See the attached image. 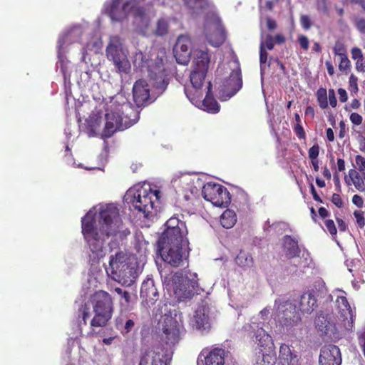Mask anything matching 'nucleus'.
Returning <instances> with one entry per match:
<instances>
[{
    "label": "nucleus",
    "instance_id": "18",
    "mask_svg": "<svg viewBox=\"0 0 365 365\" xmlns=\"http://www.w3.org/2000/svg\"><path fill=\"white\" fill-rule=\"evenodd\" d=\"M138 365H167V355L161 347H152L141 354Z\"/></svg>",
    "mask_w": 365,
    "mask_h": 365
},
{
    "label": "nucleus",
    "instance_id": "4",
    "mask_svg": "<svg viewBox=\"0 0 365 365\" xmlns=\"http://www.w3.org/2000/svg\"><path fill=\"white\" fill-rule=\"evenodd\" d=\"M187 238H159L158 250L163 260L174 267L188 265L190 248Z\"/></svg>",
    "mask_w": 365,
    "mask_h": 365
},
{
    "label": "nucleus",
    "instance_id": "27",
    "mask_svg": "<svg viewBox=\"0 0 365 365\" xmlns=\"http://www.w3.org/2000/svg\"><path fill=\"white\" fill-rule=\"evenodd\" d=\"M317 302L316 297L312 292H304L300 298L299 309L303 313L310 314L317 308Z\"/></svg>",
    "mask_w": 365,
    "mask_h": 365
},
{
    "label": "nucleus",
    "instance_id": "40",
    "mask_svg": "<svg viewBox=\"0 0 365 365\" xmlns=\"http://www.w3.org/2000/svg\"><path fill=\"white\" fill-rule=\"evenodd\" d=\"M333 52L335 56H338L339 58L347 56V51L344 43L339 41L335 42Z\"/></svg>",
    "mask_w": 365,
    "mask_h": 365
},
{
    "label": "nucleus",
    "instance_id": "51",
    "mask_svg": "<svg viewBox=\"0 0 365 365\" xmlns=\"http://www.w3.org/2000/svg\"><path fill=\"white\" fill-rule=\"evenodd\" d=\"M261 43H264V48L266 47L268 50H272L275 44L274 37L270 34H267L264 41Z\"/></svg>",
    "mask_w": 365,
    "mask_h": 365
},
{
    "label": "nucleus",
    "instance_id": "43",
    "mask_svg": "<svg viewBox=\"0 0 365 365\" xmlns=\"http://www.w3.org/2000/svg\"><path fill=\"white\" fill-rule=\"evenodd\" d=\"M356 168L359 172L365 175V158L361 155H356L355 157Z\"/></svg>",
    "mask_w": 365,
    "mask_h": 365
},
{
    "label": "nucleus",
    "instance_id": "11",
    "mask_svg": "<svg viewBox=\"0 0 365 365\" xmlns=\"http://www.w3.org/2000/svg\"><path fill=\"white\" fill-rule=\"evenodd\" d=\"M205 25V37L208 43L215 46H221L226 39V34L220 19L215 14L207 15Z\"/></svg>",
    "mask_w": 365,
    "mask_h": 365
},
{
    "label": "nucleus",
    "instance_id": "33",
    "mask_svg": "<svg viewBox=\"0 0 365 365\" xmlns=\"http://www.w3.org/2000/svg\"><path fill=\"white\" fill-rule=\"evenodd\" d=\"M190 40L185 36H180L178 38L176 41V43L173 48V52L174 53H178V52H190Z\"/></svg>",
    "mask_w": 365,
    "mask_h": 365
},
{
    "label": "nucleus",
    "instance_id": "32",
    "mask_svg": "<svg viewBox=\"0 0 365 365\" xmlns=\"http://www.w3.org/2000/svg\"><path fill=\"white\" fill-rule=\"evenodd\" d=\"M237 222V215L231 210H225L220 217V224L226 229L232 227Z\"/></svg>",
    "mask_w": 365,
    "mask_h": 365
},
{
    "label": "nucleus",
    "instance_id": "55",
    "mask_svg": "<svg viewBox=\"0 0 365 365\" xmlns=\"http://www.w3.org/2000/svg\"><path fill=\"white\" fill-rule=\"evenodd\" d=\"M354 24L357 30L361 33L365 34V19L359 18L355 20Z\"/></svg>",
    "mask_w": 365,
    "mask_h": 365
},
{
    "label": "nucleus",
    "instance_id": "44",
    "mask_svg": "<svg viewBox=\"0 0 365 365\" xmlns=\"http://www.w3.org/2000/svg\"><path fill=\"white\" fill-rule=\"evenodd\" d=\"M358 78L354 74H351L349 80V90L351 93H356L359 91Z\"/></svg>",
    "mask_w": 365,
    "mask_h": 365
},
{
    "label": "nucleus",
    "instance_id": "13",
    "mask_svg": "<svg viewBox=\"0 0 365 365\" xmlns=\"http://www.w3.org/2000/svg\"><path fill=\"white\" fill-rule=\"evenodd\" d=\"M212 85L210 81L207 86V93L205 98L202 101V95L201 93H192L187 88H184L186 96L190 102L195 106L202 105V109L208 113H216L220 110V105L213 96L212 93Z\"/></svg>",
    "mask_w": 365,
    "mask_h": 365
},
{
    "label": "nucleus",
    "instance_id": "6",
    "mask_svg": "<svg viewBox=\"0 0 365 365\" xmlns=\"http://www.w3.org/2000/svg\"><path fill=\"white\" fill-rule=\"evenodd\" d=\"M106 272L112 279L125 286H130L138 277L137 268L123 252L110 256Z\"/></svg>",
    "mask_w": 365,
    "mask_h": 365
},
{
    "label": "nucleus",
    "instance_id": "60",
    "mask_svg": "<svg viewBox=\"0 0 365 365\" xmlns=\"http://www.w3.org/2000/svg\"><path fill=\"white\" fill-rule=\"evenodd\" d=\"M352 202L359 208H361L364 205L363 198L359 195H354L353 196Z\"/></svg>",
    "mask_w": 365,
    "mask_h": 365
},
{
    "label": "nucleus",
    "instance_id": "52",
    "mask_svg": "<svg viewBox=\"0 0 365 365\" xmlns=\"http://www.w3.org/2000/svg\"><path fill=\"white\" fill-rule=\"evenodd\" d=\"M275 359L273 356L266 354L262 355V359L259 365H274Z\"/></svg>",
    "mask_w": 365,
    "mask_h": 365
},
{
    "label": "nucleus",
    "instance_id": "7",
    "mask_svg": "<svg viewBox=\"0 0 365 365\" xmlns=\"http://www.w3.org/2000/svg\"><path fill=\"white\" fill-rule=\"evenodd\" d=\"M90 301L94 313L90 322L91 327L93 328L106 327L114 312L111 295L106 291L98 290L91 297Z\"/></svg>",
    "mask_w": 365,
    "mask_h": 365
},
{
    "label": "nucleus",
    "instance_id": "42",
    "mask_svg": "<svg viewBox=\"0 0 365 365\" xmlns=\"http://www.w3.org/2000/svg\"><path fill=\"white\" fill-rule=\"evenodd\" d=\"M190 53H191V52H185V53L178 52V53H174V56H175L176 61L178 63L182 64V65H185L190 61Z\"/></svg>",
    "mask_w": 365,
    "mask_h": 365
},
{
    "label": "nucleus",
    "instance_id": "41",
    "mask_svg": "<svg viewBox=\"0 0 365 365\" xmlns=\"http://www.w3.org/2000/svg\"><path fill=\"white\" fill-rule=\"evenodd\" d=\"M340 62L339 64V69L341 72L345 73L347 74L348 71L351 68V62L349 59L348 58V56L340 57Z\"/></svg>",
    "mask_w": 365,
    "mask_h": 365
},
{
    "label": "nucleus",
    "instance_id": "38",
    "mask_svg": "<svg viewBox=\"0 0 365 365\" xmlns=\"http://www.w3.org/2000/svg\"><path fill=\"white\" fill-rule=\"evenodd\" d=\"M316 96L319 107L322 109L327 108L328 107L327 90L324 88H319Z\"/></svg>",
    "mask_w": 365,
    "mask_h": 365
},
{
    "label": "nucleus",
    "instance_id": "29",
    "mask_svg": "<svg viewBox=\"0 0 365 365\" xmlns=\"http://www.w3.org/2000/svg\"><path fill=\"white\" fill-rule=\"evenodd\" d=\"M235 261L238 266L243 269L252 267L255 264L252 254L245 250H241L239 252Z\"/></svg>",
    "mask_w": 365,
    "mask_h": 365
},
{
    "label": "nucleus",
    "instance_id": "19",
    "mask_svg": "<svg viewBox=\"0 0 365 365\" xmlns=\"http://www.w3.org/2000/svg\"><path fill=\"white\" fill-rule=\"evenodd\" d=\"M140 296L143 305L147 307H150L158 301L159 293L153 279L148 278L143 282Z\"/></svg>",
    "mask_w": 365,
    "mask_h": 365
},
{
    "label": "nucleus",
    "instance_id": "58",
    "mask_svg": "<svg viewBox=\"0 0 365 365\" xmlns=\"http://www.w3.org/2000/svg\"><path fill=\"white\" fill-rule=\"evenodd\" d=\"M331 202L339 208L343 207V201L339 194L334 193L331 197Z\"/></svg>",
    "mask_w": 365,
    "mask_h": 365
},
{
    "label": "nucleus",
    "instance_id": "8",
    "mask_svg": "<svg viewBox=\"0 0 365 365\" xmlns=\"http://www.w3.org/2000/svg\"><path fill=\"white\" fill-rule=\"evenodd\" d=\"M130 108L127 103L120 104L117 101H111L106 108V124L102 136L106 138H110L116 131L124 130L132 126L135 122L123 117L125 110Z\"/></svg>",
    "mask_w": 365,
    "mask_h": 365
},
{
    "label": "nucleus",
    "instance_id": "2",
    "mask_svg": "<svg viewBox=\"0 0 365 365\" xmlns=\"http://www.w3.org/2000/svg\"><path fill=\"white\" fill-rule=\"evenodd\" d=\"M145 0H112L107 8V13L113 21H122L132 14L135 21L146 26L149 19L148 13L152 4L143 5Z\"/></svg>",
    "mask_w": 365,
    "mask_h": 365
},
{
    "label": "nucleus",
    "instance_id": "25",
    "mask_svg": "<svg viewBox=\"0 0 365 365\" xmlns=\"http://www.w3.org/2000/svg\"><path fill=\"white\" fill-rule=\"evenodd\" d=\"M191 325L201 332L208 331L210 328L208 315L203 310L197 309L191 320Z\"/></svg>",
    "mask_w": 365,
    "mask_h": 365
},
{
    "label": "nucleus",
    "instance_id": "14",
    "mask_svg": "<svg viewBox=\"0 0 365 365\" xmlns=\"http://www.w3.org/2000/svg\"><path fill=\"white\" fill-rule=\"evenodd\" d=\"M182 327V326L175 318L171 316H165L162 330L167 344L175 345L179 341Z\"/></svg>",
    "mask_w": 365,
    "mask_h": 365
},
{
    "label": "nucleus",
    "instance_id": "24",
    "mask_svg": "<svg viewBox=\"0 0 365 365\" xmlns=\"http://www.w3.org/2000/svg\"><path fill=\"white\" fill-rule=\"evenodd\" d=\"M279 317L281 318V322L285 325H292L299 319V314L296 311V307L292 303L286 302L279 307Z\"/></svg>",
    "mask_w": 365,
    "mask_h": 365
},
{
    "label": "nucleus",
    "instance_id": "9",
    "mask_svg": "<svg viewBox=\"0 0 365 365\" xmlns=\"http://www.w3.org/2000/svg\"><path fill=\"white\" fill-rule=\"evenodd\" d=\"M106 56L108 60L113 62L119 73H129L130 64L122 48V43L118 36H113L110 38L106 48Z\"/></svg>",
    "mask_w": 365,
    "mask_h": 365
},
{
    "label": "nucleus",
    "instance_id": "34",
    "mask_svg": "<svg viewBox=\"0 0 365 365\" xmlns=\"http://www.w3.org/2000/svg\"><path fill=\"white\" fill-rule=\"evenodd\" d=\"M255 337L257 344L260 347L266 348L272 344L271 336L263 329H259L257 331Z\"/></svg>",
    "mask_w": 365,
    "mask_h": 365
},
{
    "label": "nucleus",
    "instance_id": "47",
    "mask_svg": "<svg viewBox=\"0 0 365 365\" xmlns=\"http://www.w3.org/2000/svg\"><path fill=\"white\" fill-rule=\"evenodd\" d=\"M300 24L304 30H309L312 26V21L309 16L303 14L300 16Z\"/></svg>",
    "mask_w": 365,
    "mask_h": 365
},
{
    "label": "nucleus",
    "instance_id": "17",
    "mask_svg": "<svg viewBox=\"0 0 365 365\" xmlns=\"http://www.w3.org/2000/svg\"><path fill=\"white\" fill-rule=\"evenodd\" d=\"M341 351L337 346L327 344L321 348L319 365H341Z\"/></svg>",
    "mask_w": 365,
    "mask_h": 365
},
{
    "label": "nucleus",
    "instance_id": "26",
    "mask_svg": "<svg viewBox=\"0 0 365 365\" xmlns=\"http://www.w3.org/2000/svg\"><path fill=\"white\" fill-rule=\"evenodd\" d=\"M193 55V68L208 71L210 55L207 49L205 51L195 50Z\"/></svg>",
    "mask_w": 365,
    "mask_h": 365
},
{
    "label": "nucleus",
    "instance_id": "22",
    "mask_svg": "<svg viewBox=\"0 0 365 365\" xmlns=\"http://www.w3.org/2000/svg\"><path fill=\"white\" fill-rule=\"evenodd\" d=\"M133 101L138 107L143 106L150 100V89L146 81L140 79L133 87Z\"/></svg>",
    "mask_w": 365,
    "mask_h": 365
},
{
    "label": "nucleus",
    "instance_id": "53",
    "mask_svg": "<svg viewBox=\"0 0 365 365\" xmlns=\"http://www.w3.org/2000/svg\"><path fill=\"white\" fill-rule=\"evenodd\" d=\"M268 53L264 48V43L259 46V62L261 64L265 63L267 60Z\"/></svg>",
    "mask_w": 365,
    "mask_h": 365
},
{
    "label": "nucleus",
    "instance_id": "64",
    "mask_svg": "<svg viewBox=\"0 0 365 365\" xmlns=\"http://www.w3.org/2000/svg\"><path fill=\"white\" fill-rule=\"evenodd\" d=\"M338 94L339 96V100L341 102L344 103L347 101V93L346 91L343 88L338 89Z\"/></svg>",
    "mask_w": 365,
    "mask_h": 365
},
{
    "label": "nucleus",
    "instance_id": "28",
    "mask_svg": "<svg viewBox=\"0 0 365 365\" xmlns=\"http://www.w3.org/2000/svg\"><path fill=\"white\" fill-rule=\"evenodd\" d=\"M207 71L194 69L190 75V80L192 83V88L195 89L193 93H199V90L203 86Z\"/></svg>",
    "mask_w": 365,
    "mask_h": 365
},
{
    "label": "nucleus",
    "instance_id": "15",
    "mask_svg": "<svg viewBox=\"0 0 365 365\" xmlns=\"http://www.w3.org/2000/svg\"><path fill=\"white\" fill-rule=\"evenodd\" d=\"M166 230L161 235L160 238H187V229L185 222L175 215L167 220Z\"/></svg>",
    "mask_w": 365,
    "mask_h": 365
},
{
    "label": "nucleus",
    "instance_id": "37",
    "mask_svg": "<svg viewBox=\"0 0 365 365\" xmlns=\"http://www.w3.org/2000/svg\"><path fill=\"white\" fill-rule=\"evenodd\" d=\"M185 5L190 9L197 11L207 6V0H183Z\"/></svg>",
    "mask_w": 365,
    "mask_h": 365
},
{
    "label": "nucleus",
    "instance_id": "1",
    "mask_svg": "<svg viewBox=\"0 0 365 365\" xmlns=\"http://www.w3.org/2000/svg\"><path fill=\"white\" fill-rule=\"evenodd\" d=\"M123 221L118 210L113 205L101 208L98 224L95 215L91 212L81 220L82 234L86 244L93 254L102 256L106 241L109 237L116 235L120 230Z\"/></svg>",
    "mask_w": 365,
    "mask_h": 365
},
{
    "label": "nucleus",
    "instance_id": "21",
    "mask_svg": "<svg viewBox=\"0 0 365 365\" xmlns=\"http://www.w3.org/2000/svg\"><path fill=\"white\" fill-rule=\"evenodd\" d=\"M336 303L339 309L340 318L347 323L348 327H352L355 320V312L351 307L349 302L345 295H339L337 297ZM345 326L346 324H345Z\"/></svg>",
    "mask_w": 365,
    "mask_h": 365
},
{
    "label": "nucleus",
    "instance_id": "16",
    "mask_svg": "<svg viewBox=\"0 0 365 365\" xmlns=\"http://www.w3.org/2000/svg\"><path fill=\"white\" fill-rule=\"evenodd\" d=\"M228 354V351L222 348L204 349L199 355L197 364L198 365L200 363L204 365H225V359Z\"/></svg>",
    "mask_w": 365,
    "mask_h": 365
},
{
    "label": "nucleus",
    "instance_id": "62",
    "mask_svg": "<svg viewBox=\"0 0 365 365\" xmlns=\"http://www.w3.org/2000/svg\"><path fill=\"white\" fill-rule=\"evenodd\" d=\"M267 27L269 31L274 30L277 28L276 21L268 17L266 19Z\"/></svg>",
    "mask_w": 365,
    "mask_h": 365
},
{
    "label": "nucleus",
    "instance_id": "48",
    "mask_svg": "<svg viewBox=\"0 0 365 365\" xmlns=\"http://www.w3.org/2000/svg\"><path fill=\"white\" fill-rule=\"evenodd\" d=\"M298 42L302 49L304 51H307L309 49V42L308 38L306 36L303 34L299 35Z\"/></svg>",
    "mask_w": 365,
    "mask_h": 365
},
{
    "label": "nucleus",
    "instance_id": "36",
    "mask_svg": "<svg viewBox=\"0 0 365 365\" xmlns=\"http://www.w3.org/2000/svg\"><path fill=\"white\" fill-rule=\"evenodd\" d=\"M91 317L90 307L86 304H82L78 311V322L79 326L87 324V321Z\"/></svg>",
    "mask_w": 365,
    "mask_h": 365
},
{
    "label": "nucleus",
    "instance_id": "45",
    "mask_svg": "<svg viewBox=\"0 0 365 365\" xmlns=\"http://www.w3.org/2000/svg\"><path fill=\"white\" fill-rule=\"evenodd\" d=\"M324 224L329 234L333 237H336L337 234V230L334 222L332 220H326Z\"/></svg>",
    "mask_w": 365,
    "mask_h": 365
},
{
    "label": "nucleus",
    "instance_id": "59",
    "mask_svg": "<svg viewBox=\"0 0 365 365\" xmlns=\"http://www.w3.org/2000/svg\"><path fill=\"white\" fill-rule=\"evenodd\" d=\"M329 101L331 107L335 108L337 105V100L333 89L329 90Z\"/></svg>",
    "mask_w": 365,
    "mask_h": 365
},
{
    "label": "nucleus",
    "instance_id": "46",
    "mask_svg": "<svg viewBox=\"0 0 365 365\" xmlns=\"http://www.w3.org/2000/svg\"><path fill=\"white\" fill-rule=\"evenodd\" d=\"M319 149V145L317 143L314 144L309 149L308 155L310 160L318 159Z\"/></svg>",
    "mask_w": 365,
    "mask_h": 365
},
{
    "label": "nucleus",
    "instance_id": "10",
    "mask_svg": "<svg viewBox=\"0 0 365 365\" xmlns=\"http://www.w3.org/2000/svg\"><path fill=\"white\" fill-rule=\"evenodd\" d=\"M202 194L205 200L210 202L216 207H227L231 202L230 194L227 189L216 182H209L205 184Z\"/></svg>",
    "mask_w": 365,
    "mask_h": 365
},
{
    "label": "nucleus",
    "instance_id": "56",
    "mask_svg": "<svg viewBox=\"0 0 365 365\" xmlns=\"http://www.w3.org/2000/svg\"><path fill=\"white\" fill-rule=\"evenodd\" d=\"M351 54L352 59L356 61L357 59L361 58L364 56L361 48L358 47H354L351 50Z\"/></svg>",
    "mask_w": 365,
    "mask_h": 365
},
{
    "label": "nucleus",
    "instance_id": "50",
    "mask_svg": "<svg viewBox=\"0 0 365 365\" xmlns=\"http://www.w3.org/2000/svg\"><path fill=\"white\" fill-rule=\"evenodd\" d=\"M354 215L356 220V222L361 228L364 227L365 225V219L364 217V212L363 211H354Z\"/></svg>",
    "mask_w": 365,
    "mask_h": 365
},
{
    "label": "nucleus",
    "instance_id": "23",
    "mask_svg": "<svg viewBox=\"0 0 365 365\" xmlns=\"http://www.w3.org/2000/svg\"><path fill=\"white\" fill-rule=\"evenodd\" d=\"M299 359L297 352L291 346L287 344L280 345L278 358L279 365H298Z\"/></svg>",
    "mask_w": 365,
    "mask_h": 365
},
{
    "label": "nucleus",
    "instance_id": "35",
    "mask_svg": "<svg viewBox=\"0 0 365 365\" xmlns=\"http://www.w3.org/2000/svg\"><path fill=\"white\" fill-rule=\"evenodd\" d=\"M349 175L356 189H357L359 191L365 190V185L363 181L362 177L357 170L354 169L349 170Z\"/></svg>",
    "mask_w": 365,
    "mask_h": 365
},
{
    "label": "nucleus",
    "instance_id": "30",
    "mask_svg": "<svg viewBox=\"0 0 365 365\" xmlns=\"http://www.w3.org/2000/svg\"><path fill=\"white\" fill-rule=\"evenodd\" d=\"M284 243L286 247V256L288 258L291 259L299 257L300 250L296 240L292 239L290 236L286 235L284 237Z\"/></svg>",
    "mask_w": 365,
    "mask_h": 365
},
{
    "label": "nucleus",
    "instance_id": "31",
    "mask_svg": "<svg viewBox=\"0 0 365 365\" xmlns=\"http://www.w3.org/2000/svg\"><path fill=\"white\" fill-rule=\"evenodd\" d=\"M314 324L316 326V328L322 331V335H330L333 336L334 334L331 333H328L329 327L330 325V322L328 320L327 315L324 314L322 312H320L317 314V317L314 320Z\"/></svg>",
    "mask_w": 365,
    "mask_h": 365
},
{
    "label": "nucleus",
    "instance_id": "3",
    "mask_svg": "<svg viewBox=\"0 0 365 365\" xmlns=\"http://www.w3.org/2000/svg\"><path fill=\"white\" fill-rule=\"evenodd\" d=\"M160 192L153 190L150 185H138L128 189L124 196L125 201L135 210L148 217L153 210L157 211Z\"/></svg>",
    "mask_w": 365,
    "mask_h": 365
},
{
    "label": "nucleus",
    "instance_id": "39",
    "mask_svg": "<svg viewBox=\"0 0 365 365\" xmlns=\"http://www.w3.org/2000/svg\"><path fill=\"white\" fill-rule=\"evenodd\" d=\"M168 31V22L164 19H160L157 23L155 33L158 36H164Z\"/></svg>",
    "mask_w": 365,
    "mask_h": 365
},
{
    "label": "nucleus",
    "instance_id": "61",
    "mask_svg": "<svg viewBox=\"0 0 365 365\" xmlns=\"http://www.w3.org/2000/svg\"><path fill=\"white\" fill-rule=\"evenodd\" d=\"M318 9L322 10L324 14L328 13V6L326 0H317Z\"/></svg>",
    "mask_w": 365,
    "mask_h": 365
},
{
    "label": "nucleus",
    "instance_id": "63",
    "mask_svg": "<svg viewBox=\"0 0 365 365\" xmlns=\"http://www.w3.org/2000/svg\"><path fill=\"white\" fill-rule=\"evenodd\" d=\"M336 220L340 232H345L348 229L346 222L342 219L336 217Z\"/></svg>",
    "mask_w": 365,
    "mask_h": 365
},
{
    "label": "nucleus",
    "instance_id": "5",
    "mask_svg": "<svg viewBox=\"0 0 365 365\" xmlns=\"http://www.w3.org/2000/svg\"><path fill=\"white\" fill-rule=\"evenodd\" d=\"M133 64L140 71L148 73V76L154 82V87L159 92L165 91L169 83V79L163 58L157 56L153 59H149L146 55L139 51L134 56Z\"/></svg>",
    "mask_w": 365,
    "mask_h": 365
},
{
    "label": "nucleus",
    "instance_id": "57",
    "mask_svg": "<svg viewBox=\"0 0 365 365\" xmlns=\"http://www.w3.org/2000/svg\"><path fill=\"white\" fill-rule=\"evenodd\" d=\"M356 70L358 72H365V58H364V56L361 58L356 60Z\"/></svg>",
    "mask_w": 365,
    "mask_h": 365
},
{
    "label": "nucleus",
    "instance_id": "20",
    "mask_svg": "<svg viewBox=\"0 0 365 365\" xmlns=\"http://www.w3.org/2000/svg\"><path fill=\"white\" fill-rule=\"evenodd\" d=\"M225 91L229 98L235 96L242 87V77L240 66L233 69L225 81Z\"/></svg>",
    "mask_w": 365,
    "mask_h": 365
},
{
    "label": "nucleus",
    "instance_id": "49",
    "mask_svg": "<svg viewBox=\"0 0 365 365\" xmlns=\"http://www.w3.org/2000/svg\"><path fill=\"white\" fill-rule=\"evenodd\" d=\"M293 130L297 135V136L299 139H305L306 138V133L305 131L302 126L301 123H296L294 126L293 127Z\"/></svg>",
    "mask_w": 365,
    "mask_h": 365
},
{
    "label": "nucleus",
    "instance_id": "54",
    "mask_svg": "<svg viewBox=\"0 0 365 365\" xmlns=\"http://www.w3.org/2000/svg\"><path fill=\"white\" fill-rule=\"evenodd\" d=\"M350 120L351 122L356 125H359L362 123L363 118L362 116L357 113H351L350 115Z\"/></svg>",
    "mask_w": 365,
    "mask_h": 365
},
{
    "label": "nucleus",
    "instance_id": "12",
    "mask_svg": "<svg viewBox=\"0 0 365 365\" xmlns=\"http://www.w3.org/2000/svg\"><path fill=\"white\" fill-rule=\"evenodd\" d=\"M172 281L174 284V292L180 297L190 298L197 294V287L198 282L197 274H194L192 278L184 277L182 272H175Z\"/></svg>",
    "mask_w": 365,
    "mask_h": 365
}]
</instances>
